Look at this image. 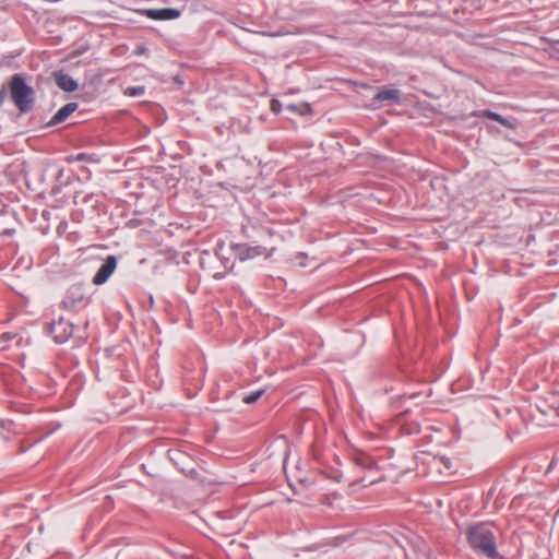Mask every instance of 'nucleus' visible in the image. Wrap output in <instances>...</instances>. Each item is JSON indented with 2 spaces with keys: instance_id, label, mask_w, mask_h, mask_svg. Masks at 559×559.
Returning a JSON list of instances; mask_svg holds the SVG:
<instances>
[{
  "instance_id": "obj_10",
  "label": "nucleus",
  "mask_w": 559,
  "mask_h": 559,
  "mask_svg": "<svg viewBox=\"0 0 559 559\" xmlns=\"http://www.w3.org/2000/svg\"><path fill=\"white\" fill-rule=\"evenodd\" d=\"M376 99L380 103L399 104L401 102L400 91L383 86L378 90Z\"/></svg>"
},
{
  "instance_id": "obj_5",
  "label": "nucleus",
  "mask_w": 559,
  "mask_h": 559,
  "mask_svg": "<svg viewBox=\"0 0 559 559\" xmlns=\"http://www.w3.org/2000/svg\"><path fill=\"white\" fill-rule=\"evenodd\" d=\"M231 250L239 261H247L261 255H265L266 258H269L272 255L274 249L267 251V249L263 246H252L246 242H241L233 243Z\"/></svg>"
},
{
  "instance_id": "obj_13",
  "label": "nucleus",
  "mask_w": 559,
  "mask_h": 559,
  "mask_svg": "<svg viewBox=\"0 0 559 559\" xmlns=\"http://www.w3.org/2000/svg\"><path fill=\"white\" fill-rule=\"evenodd\" d=\"M326 503L332 508H341V501H343V497L336 492H331L325 497Z\"/></svg>"
},
{
  "instance_id": "obj_9",
  "label": "nucleus",
  "mask_w": 559,
  "mask_h": 559,
  "mask_svg": "<svg viewBox=\"0 0 559 559\" xmlns=\"http://www.w3.org/2000/svg\"><path fill=\"white\" fill-rule=\"evenodd\" d=\"M472 116L477 117V118H488V119L499 122L500 124H502L503 127H506L508 129H511V130L515 129V123H513L510 119H508V118L503 117L502 115H500L496 111H492L490 109L475 110L472 112Z\"/></svg>"
},
{
  "instance_id": "obj_17",
  "label": "nucleus",
  "mask_w": 559,
  "mask_h": 559,
  "mask_svg": "<svg viewBox=\"0 0 559 559\" xmlns=\"http://www.w3.org/2000/svg\"><path fill=\"white\" fill-rule=\"evenodd\" d=\"M335 543L334 545L335 546H340L341 544H343L345 540H346V537L345 536H337L334 538Z\"/></svg>"
},
{
  "instance_id": "obj_21",
  "label": "nucleus",
  "mask_w": 559,
  "mask_h": 559,
  "mask_svg": "<svg viewBox=\"0 0 559 559\" xmlns=\"http://www.w3.org/2000/svg\"><path fill=\"white\" fill-rule=\"evenodd\" d=\"M144 51H145V48H144V47H141V48H139V49L136 50V55H142V53H144Z\"/></svg>"
},
{
  "instance_id": "obj_15",
  "label": "nucleus",
  "mask_w": 559,
  "mask_h": 559,
  "mask_svg": "<svg viewBox=\"0 0 559 559\" xmlns=\"http://www.w3.org/2000/svg\"><path fill=\"white\" fill-rule=\"evenodd\" d=\"M144 93H145V87L143 85L131 86V87H127L124 90V95L130 96V97L142 96Z\"/></svg>"
},
{
  "instance_id": "obj_20",
  "label": "nucleus",
  "mask_w": 559,
  "mask_h": 559,
  "mask_svg": "<svg viewBox=\"0 0 559 559\" xmlns=\"http://www.w3.org/2000/svg\"><path fill=\"white\" fill-rule=\"evenodd\" d=\"M549 411L555 413L559 417V407H556V408L551 407Z\"/></svg>"
},
{
  "instance_id": "obj_23",
  "label": "nucleus",
  "mask_w": 559,
  "mask_h": 559,
  "mask_svg": "<svg viewBox=\"0 0 559 559\" xmlns=\"http://www.w3.org/2000/svg\"><path fill=\"white\" fill-rule=\"evenodd\" d=\"M443 461H444L445 466H448V467H449V465H448V463H449V459H445V460H443Z\"/></svg>"
},
{
  "instance_id": "obj_4",
  "label": "nucleus",
  "mask_w": 559,
  "mask_h": 559,
  "mask_svg": "<svg viewBox=\"0 0 559 559\" xmlns=\"http://www.w3.org/2000/svg\"><path fill=\"white\" fill-rule=\"evenodd\" d=\"M91 297L86 294V288L82 284H73L68 288L61 301V307L69 311H76L86 307Z\"/></svg>"
},
{
  "instance_id": "obj_14",
  "label": "nucleus",
  "mask_w": 559,
  "mask_h": 559,
  "mask_svg": "<svg viewBox=\"0 0 559 559\" xmlns=\"http://www.w3.org/2000/svg\"><path fill=\"white\" fill-rule=\"evenodd\" d=\"M264 393V390H257L253 392H250L242 397V402L246 404H253L255 403Z\"/></svg>"
},
{
  "instance_id": "obj_22",
  "label": "nucleus",
  "mask_w": 559,
  "mask_h": 559,
  "mask_svg": "<svg viewBox=\"0 0 559 559\" xmlns=\"http://www.w3.org/2000/svg\"><path fill=\"white\" fill-rule=\"evenodd\" d=\"M539 412H540L542 414H544L545 416H548V413H547L546 411H544V409H540V408H539Z\"/></svg>"
},
{
  "instance_id": "obj_24",
  "label": "nucleus",
  "mask_w": 559,
  "mask_h": 559,
  "mask_svg": "<svg viewBox=\"0 0 559 559\" xmlns=\"http://www.w3.org/2000/svg\"><path fill=\"white\" fill-rule=\"evenodd\" d=\"M549 425H557L556 421H549Z\"/></svg>"
},
{
  "instance_id": "obj_1",
  "label": "nucleus",
  "mask_w": 559,
  "mask_h": 559,
  "mask_svg": "<svg viewBox=\"0 0 559 559\" xmlns=\"http://www.w3.org/2000/svg\"><path fill=\"white\" fill-rule=\"evenodd\" d=\"M9 93L20 114H27L34 108L35 92L21 74L11 76Z\"/></svg>"
},
{
  "instance_id": "obj_2",
  "label": "nucleus",
  "mask_w": 559,
  "mask_h": 559,
  "mask_svg": "<svg viewBox=\"0 0 559 559\" xmlns=\"http://www.w3.org/2000/svg\"><path fill=\"white\" fill-rule=\"evenodd\" d=\"M467 540L477 552L496 558L498 556L493 533L484 524H476L467 530Z\"/></svg>"
},
{
  "instance_id": "obj_8",
  "label": "nucleus",
  "mask_w": 559,
  "mask_h": 559,
  "mask_svg": "<svg viewBox=\"0 0 559 559\" xmlns=\"http://www.w3.org/2000/svg\"><path fill=\"white\" fill-rule=\"evenodd\" d=\"M143 14L154 21H170L180 16V11L173 8L145 9Z\"/></svg>"
},
{
  "instance_id": "obj_18",
  "label": "nucleus",
  "mask_w": 559,
  "mask_h": 559,
  "mask_svg": "<svg viewBox=\"0 0 559 559\" xmlns=\"http://www.w3.org/2000/svg\"><path fill=\"white\" fill-rule=\"evenodd\" d=\"M87 158V155L85 153H79L76 156H75V159L76 160H86Z\"/></svg>"
},
{
  "instance_id": "obj_6",
  "label": "nucleus",
  "mask_w": 559,
  "mask_h": 559,
  "mask_svg": "<svg viewBox=\"0 0 559 559\" xmlns=\"http://www.w3.org/2000/svg\"><path fill=\"white\" fill-rule=\"evenodd\" d=\"M74 332V325L60 318L58 321H53L50 325V334L58 344L66 343Z\"/></svg>"
},
{
  "instance_id": "obj_16",
  "label": "nucleus",
  "mask_w": 559,
  "mask_h": 559,
  "mask_svg": "<svg viewBox=\"0 0 559 559\" xmlns=\"http://www.w3.org/2000/svg\"><path fill=\"white\" fill-rule=\"evenodd\" d=\"M271 110L274 112V114H280L281 111V104L277 102V100H272L271 103Z\"/></svg>"
},
{
  "instance_id": "obj_7",
  "label": "nucleus",
  "mask_w": 559,
  "mask_h": 559,
  "mask_svg": "<svg viewBox=\"0 0 559 559\" xmlns=\"http://www.w3.org/2000/svg\"><path fill=\"white\" fill-rule=\"evenodd\" d=\"M117 267V258L115 255H108L104 263L99 266L92 282L94 285L105 284Z\"/></svg>"
},
{
  "instance_id": "obj_11",
  "label": "nucleus",
  "mask_w": 559,
  "mask_h": 559,
  "mask_svg": "<svg viewBox=\"0 0 559 559\" xmlns=\"http://www.w3.org/2000/svg\"><path fill=\"white\" fill-rule=\"evenodd\" d=\"M78 108L76 103H68L63 105L49 120L47 126H56L63 122Z\"/></svg>"
},
{
  "instance_id": "obj_3",
  "label": "nucleus",
  "mask_w": 559,
  "mask_h": 559,
  "mask_svg": "<svg viewBox=\"0 0 559 559\" xmlns=\"http://www.w3.org/2000/svg\"><path fill=\"white\" fill-rule=\"evenodd\" d=\"M362 472L364 475L352 480V485L361 484L362 486L371 485L377 481V466L372 457L358 453L352 454V474Z\"/></svg>"
},
{
  "instance_id": "obj_12",
  "label": "nucleus",
  "mask_w": 559,
  "mask_h": 559,
  "mask_svg": "<svg viewBox=\"0 0 559 559\" xmlns=\"http://www.w3.org/2000/svg\"><path fill=\"white\" fill-rule=\"evenodd\" d=\"M55 79L58 87L64 92H74L78 88L76 81L67 73L56 72Z\"/></svg>"
},
{
  "instance_id": "obj_19",
  "label": "nucleus",
  "mask_w": 559,
  "mask_h": 559,
  "mask_svg": "<svg viewBox=\"0 0 559 559\" xmlns=\"http://www.w3.org/2000/svg\"><path fill=\"white\" fill-rule=\"evenodd\" d=\"M4 97H5L4 88H1V91H0V106L2 105V103L4 100Z\"/></svg>"
}]
</instances>
